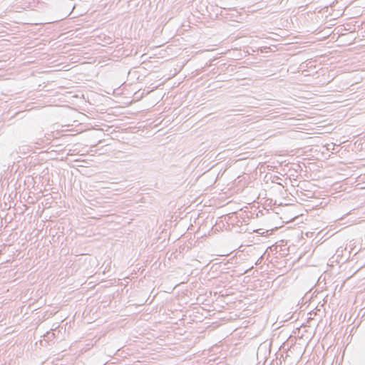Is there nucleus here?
Listing matches in <instances>:
<instances>
[{
    "label": "nucleus",
    "mask_w": 365,
    "mask_h": 365,
    "mask_svg": "<svg viewBox=\"0 0 365 365\" xmlns=\"http://www.w3.org/2000/svg\"><path fill=\"white\" fill-rule=\"evenodd\" d=\"M263 260V255H262L255 262L256 265H259L262 263V261Z\"/></svg>",
    "instance_id": "1"
},
{
    "label": "nucleus",
    "mask_w": 365,
    "mask_h": 365,
    "mask_svg": "<svg viewBox=\"0 0 365 365\" xmlns=\"http://www.w3.org/2000/svg\"><path fill=\"white\" fill-rule=\"evenodd\" d=\"M329 146H330V145H328L327 150H330V149H331V147H329Z\"/></svg>",
    "instance_id": "4"
},
{
    "label": "nucleus",
    "mask_w": 365,
    "mask_h": 365,
    "mask_svg": "<svg viewBox=\"0 0 365 365\" xmlns=\"http://www.w3.org/2000/svg\"><path fill=\"white\" fill-rule=\"evenodd\" d=\"M331 145L332 146L331 149L334 150V148L335 145L334 144H331Z\"/></svg>",
    "instance_id": "3"
},
{
    "label": "nucleus",
    "mask_w": 365,
    "mask_h": 365,
    "mask_svg": "<svg viewBox=\"0 0 365 365\" xmlns=\"http://www.w3.org/2000/svg\"><path fill=\"white\" fill-rule=\"evenodd\" d=\"M54 336V334L53 333H50V332H48L46 335V336L48 338V339H51V337H53Z\"/></svg>",
    "instance_id": "2"
}]
</instances>
